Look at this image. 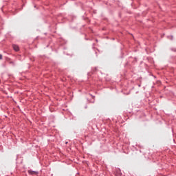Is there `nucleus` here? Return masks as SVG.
I'll return each mask as SVG.
<instances>
[{"mask_svg":"<svg viewBox=\"0 0 176 176\" xmlns=\"http://www.w3.org/2000/svg\"><path fill=\"white\" fill-rule=\"evenodd\" d=\"M12 47H13L14 50H15V52H19V46H18V45H12Z\"/></svg>","mask_w":176,"mask_h":176,"instance_id":"f257e3e1","label":"nucleus"},{"mask_svg":"<svg viewBox=\"0 0 176 176\" xmlns=\"http://www.w3.org/2000/svg\"><path fill=\"white\" fill-rule=\"evenodd\" d=\"M29 174H31L32 175H34V174H37L36 172L33 170H28Z\"/></svg>","mask_w":176,"mask_h":176,"instance_id":"f03ea898","label":"nucleus"},{"mask_svg":"<svg viewBox=\"0 0 176 176\" xmlns=\"http://www.w3.org/2000/svg\"><path fill=\"white\" fill-rule=\"evenodd\" d=\"M0 60H2V54H0Z\"/></svg>","mask_w":176,"mask_h":176,"instance_id":"7ed1b4c3","label":"nucleus"}]
</instances>
